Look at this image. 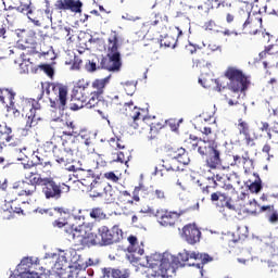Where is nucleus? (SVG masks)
<instances>
[{
  "label": "nucleus",
  "instance_id": "1",
  "mask_svg": "<svg viewBox=\"0 0 278 278\" xmlns=\"http://www.w3.org/2000/svg\"><path fill=\"white\" fill-rule=\"evenodd\" d=\"M193 151H198L202 157H206V166L208 168H218L223 165V152L216 140L210 137H203L198 142L191 144Z\"/></svg>",
  "mask_w": 278,
  "mask_h": 278
},
{
  "label": "nucleus",
  "instance_id": "2",
  "mask_svg": "<svg viewBox=\"0 0 278 278\" xmlns=\"http://www.w3.org/2000/svg\"><path fill=\"white\" fill-rule=\"evenodd\" d=\"M42 91L37 97V100L40 101L46 94L50 101V106L54 110H66V101L68 97V88L62 84L55 83H46L41 85Z\"/></svg>",
  "mask_w": 278,
  "mask_h": 278
},
{
  "label": "nucleus",
  "instance_id": "3",
  "mask_svg": "<svg viewBox=\"0 0 278 278\" xmlns=\"http://www.w3.org/2000/svg\"><path fill=\"white\" fill-rule=\"evenodd\" d=\"M86 225H79L78 227L72 226L65 229V233L68 236V240H73L76 247H94L99 245V237L88 230Z\"/></svg>",
  "mask_w": 278,
  "mask_h": 278
},
{
  "label": "nucleus",
  "instance_id": "4",
  "mask_svg": "<svg viewBox=\"0 0 278 278\" xmlns=\"http://www.w3.org/2000/svg\"><path fill=\"white\" fill-rule=\"evenodd\" d=\"M169 258L175 266H186V262H188V260H195V262H201L191 264V266H197V268H203L205 264L214 262V257L210 256L207 253H190L188 250H182L180 253H178L177 257L170 255Z\"/></svg>",
  "mask_w": 278,
  "mask_h": 278
},
{
  "label": "nucleus",
  "instance_id": "5",
  "mask_svg": "<svg viewBox=\"0 0 278 278\" xmlns=\"http://www.w3.org/2000/svg\"><path fill=\"white\" fill-rule=\"evenodd\" d=\"M225 76L227 79H229L228 88L233 92V94H237V99H240V93L238 92H244L247 88H249V78L244 76L242 71L236 68V67H229Z\"/></svg>",
  "mask_w": 278,
  "mask_h": 278
},
{
  "label": "nucleus",
  "instance_id": "6",
  "mask_svg": "<svg viewBox=\"0 0 278 278\" xmlns=\"http://www.w3.org/2000/svg\"><path fill=\"white\" fill-rule=\"evenodd\" d=\"M90 83L85 79H80L76 83L72 90V102L70 103V110L73 112H77V110H81L85 108L86 101H88V88Z\"/></svg>",
  "mask_w": 278,
  "mask_h": 278
},
{
  "label": "nucleus",
  "instance_id": "7",
  "mask_svg": "<svg viewBox=\"0 0 278 278\" xmlns=\"http://www.w3.org/2000/svg\"><path fill=\"white\" fill-rule=\"evenodd\" d=\"M73 143H70L68 141H63V151L62 150H55L54 151V157L55 162L61 166V168H64L65 170H68V173H77V170H84V168L71 165L73 164ZM71 156V157H68Z\"/></svg>",
  "mask_w": 278,
  "mask_h": 278
},
{
  "label": "nucleus",
  "instance_id": "8",
  "mask_svg": "<svg viewBox=\"0 0 278 278\" xmlns=\"http://www.w3.org/2000/svg\"><path fill=\"white\" fill-rule=\"evenodd\" d=\"M42 186V194L48 200L53 199L54 201H59V199H62V194H68L71 192V186L64 182L58 184L53 178H46Z\"/></svg>",
  "mask_w": 278,
  "mask_h": 278
},
{
  "label": "nucleus",
  "instance_id": "9",
  "mask_svg": "<svg viewBox=\"0 0 278 278\" xmlns=\"http://www.w3.org/2000/svg\"><path fill=\"white\" fill-rule=\"evenodd\" d=\"M97 236L100 247H110V244L121 242L123 230L118 226H113L111 229L108 226H100Z\"/></svg>",
  "mask_w": 278,
  "mask_h": 278
},
{
  "label": "nucleus",
  "instance_id": "10",
  "mask_svg": "<svg viewBox=\"0 0 278 278\" xmlns=\"http://www.w3.org/2000/svg\"><path fill=\"white\" fill-rule=\"evenodd\" d=\"M150 270L149 275H151V277H173V275H175V263L170 260V254H164L160 265Z\"/></svg>",
  "mask_w": 278,
  "mask_h": 278
},
{
  "label": "nucleus",
  "instance_id": "11",
  "mask_svg": "<svg viewBox=\"0 0 278 278\" xmlns=\"http://www.w3.org/2000/svg\"><path fill=\"white\" fill-rule=\"evenodd\" d=\"M25 180L29 181V185L28 182L23 181L22 184L24 188L25 186H30V188H25L24 193L26 194V197H31V194L36 192L37 186H43L47 178H42V176L36 170H30L25 173Z\"/></svg>",
  "mask_w": 278,
  "mask_h": 278
},
{
  "label": "nucleus",
  "instance_id": "12",
  "mask_svg": "<svg viewBox=\"0 0 278 278\" xmlns=\"http://www.w3.org/2000/svg\"><path fill=\"white\" fill-rule=\"evenodd\" d=\"M36 265H38V261L34 263V260L24 257L14 273L10 275V278H29V276L35 273L34 266Z\"/></svg>",
  "mask_w": 278,
  "mask_h": 278
},
{
  "label": "nucleus",
  "instance_id": "13",
  "mask_svg": "<svg viewBox=\"0 0 278 278\" xmlns=\"http://www.w3.org/2000/svg\"><path fill=\"white\" fill-rule=\"evenodd\" d=\"M129 247L127 248V251L129 254H127V257L129 262H139L140 257L144 255V245L141 243V247L138 245V238L135 236L128 237Z\"/></svg>",
  "mask_w": 278,
  "mask_h": 278
},
{
  "label": "nucleus",
  "instance_id": "14",
  "mask_svg": "<svg viewBox=\"0 0 278 278\" xmlns=\"http://www.w3.org/2000/svg\"><path fill=\"white\" fill-rule=\"evenodd\" d=\"M155 216L157 217L160 225L163 227H173L179 219L177 212H168L164 210L156 211Z\"/></svg>",
  "mask_w": 278,
  "mask_h": 278
},
{
  "label": "nucleus",
  "instance_id": "15",
  "mask_svg": "<svg viewBox=\"0 0 278 278\" xmlns=\"http://www.w3.org/2000/svg\"><path fill=\"white\" fill-rule=\"evenodd\" d=\"M121 66H123L121 56H112L108 54L105 58H102L100 62V67L104 68L105 71H110L111 73L121 72Z\"/></svg>",
  "mask_w": 278,
  "mask_h": 278
},
{
  "label": "nucleus",
  "instance_id": "16",
  "mask_svg": "<svg viewBox=\"0 0 278 278\" xmlns=\"http://www.w3.org/2000/svg\"><path fill=\"white\" fill-rule=\"evenodd\" d=\"M56 8L58 10H68L70 12H74V14H81L84 3L81 0H58Z\"/></svg>",
  "mask_w": 278,
  "mask_h": 278
},
{
  "label": "nucleus",
  "instance_id": "17",
  "mask_svg": "<svg viewBox=\"0 0 278 278\" xmlns=\"http://www.w3.org/2000/svg\"><path fill=\"white\" fill-rule=\"evenodd\" d=\"M182 238L188 244H197L201 240V230L194 225H188L182 228Z\"/></svg>",
  "mask_w": 278,
  "mask_h": 278
},
{
  "label": "nucleus",
  "instance_id": "18",
  "mask_svg": "<svg viewBox=\"0 0 278 278\" xmlns=\"http://www.w3.org/2000/svg\"><path fill=\"white\" fill-rule=\"evenodd\" d=\"M211 201L219 207H227L228 210H236V206L231 204V198L220 191L213 192L211 194Z\"/></svg>",
  "mask_w": 278,
  "mask_h": 278
},
{
  "label": "nucleus",
  "instance_id": "19",
  "mask_svg": "<svg viewBox=\"0 0 278 278\" xmlns=\"http://www.w3.org/2000/svg\"><path fill=\"white\" fill-rule=\"evenodd\" d=\"M238 129H239L240 136L244 137L247 144L250 147H253V144L255 143L253 142V138H251V128L249 126V123L240 118L238 121Z\"/></svg>",
  "mask_w": 278,
  "mask_h": 278
},
{
  "label": "nucleus",
  "instance_id": "20",
  "mask_svg": "<svg viewBox=\"0 0 278 278\" xmlns=\"http://www.w3.org/2000/svg\"><path fill=\"white\" fill-rule=\"evenodd\" d=\"M102 275L104 278H129V270H121L114 269L112 267H106L102 269Z\"/></svg>",
  "mask_w": 278,
  "mask_h": 278
},
{
  "label": "nucleus",
  "instance_id": "21",
  "mask_svg": "<svg viewBox=\"0 0 278 278\" xmlns=\"http://www.w3.org/2000/svg\"><path fill=\"white\" fill-rule=\"evenodd\" d=\"M15 10L17 12H21V14H26L28 21H30V23H33L36 27H40V25H42L40 23V21H37L36 17H31V14H33V8H31V4H23L21 3L18 7L15 8Z\"/></svg>",
  "mask_w": 278,
  "mask_h": 278
},
{
  "label": "nucleus",
  "instance_id": "22",
  "mask_svg": "<svg viewBox=\"0 0 278 278\" xmlns=\"http://www.w3.org/2000/svg\"><path fill=\"white\" fill-rule=\"evenodd\" d=\"M112 76H106L105 78L96 79L92 81L91 87L93 88V92L97 94L103 96L105 92V86L110 84V79Z\"/></svg>",
  "mask_w": 278,
  "mask_h": 278
},
{
  "label": "nucleus",
  "instance_id": "23",
  "mask_svg": "<svg viewBox=\"0 0 278 278\" xmlns=\"http://www.w3.org/2000/svg\"><path fill=\"white\" fill-rule=\"evenodd\" d=\"M108 55L121 58V52H118V38H116V36H114L113 38H109Z\"/></svg>",
  "mask_w": 278,
  "mask_h": 278
},
{
  "label": "nucleus",
  "instance_id": "24",
  "mask_svg": "<svg viewBox=\"0 0 278 278\" xmlns=\"http://www.w3.org/2000/svg\"><path fill=\"white\" fill-rule=\"evenodd\" d=\"M88 266H94V262L92 261V258H89L87 262H84L81 258L73 262L72 265H70V268H75L76 270H86L88 268Z\"/></svg>",
  "mask_w": 278,
  "mask_h": 278
},
{
  "label": "nucleus",
  "instance_id": "25",
  "mask_svg": "<svg viewBox=\"0 0 278 278\" xmlns=\"http://www.w3.org/2000/svg\"><path fill=\"white\" fill-rule=\"evenodd\" d=\"M89 216L97 223H100V220H105L108 218V215L105 212H103V208L101 207H93L89 211Z\"/></svg>",
  "mask_w": 278,
  "mask_h": 278
},
{
  "label": "nucleus",
  "instance_id": "26",
  "mask_svg": "<svg viewBox=\"0 0 278 278\" xmlns=\"http://www.w3.org/2000/svg\"><path fill=\"white\" fill-rule=\"evenodd\" d=\"M0 134L5 137V142H12L14 135H12V127L8 126V123L3 122L0 124Z\"/></svg>",
  "mask_w": 278,
  "mask_h": 278
},
{
  "label": "nucleus",
  "instance_id": "27",
  "mask_svg": "<svg viewBox=\"0 0 278 278\" xmlns=\"http://www.w3.org/2000/svg\"><path fill=\"white\" fill-rule=\"evenodd\" d=\"M162 260H164V254L155 253L151 256H147V264L151 269H153L157 264H162Z\"/></svg>",
  "mask_w": 278,
  "mask_h": 278
},
{
  "label": "nucleus",
  "instance_id": "28",
  "mask_svg": "<svg viewBox=\"0 0 278 278\" xmlns=\"http://www.w3.org/2000/svg\"><path fill=\"white\" fill-rule=\"evenodd\" d=\"M102 96L92 91L91 92V98L89 99V101L86 103L85 102V108H97V105L103 103V101L101 100Z\"/></svg>",
  "mask_w": 278,
  "mask_h": 278
},
{
  "label": "nucleus",
  "instance_id": "29",
  "mask_svg": "<svg viewBox=\"0 0 278 278\" xmlns=\"http://www.w3.org/2000/svg\"><path fill=\"white\" fill-rule=\"evenodd\" d=\"M5 97H8L9 101H12L16 93L10 89H1L0 88V101L1 103H5Z\"/></svg>",
  "mask_w": 278,
  "mask_h": 278
},
{
  "label": "nucleus",
  "instance_id": "30",
  "mask_svg": "<svg viewBox=\"0 0 278 278\" xmlns=\"http://www.w3.org/2000/svg\"><path fill=\"white\" fill-rule=\"evenodd\" d=\"M233 162L231 163V166H240V164H247L248 162H251V159L249 157V154L245 156L240 155H233L232 156Z\"/></svg>",
  "mask_w": 278,
  "mask_h": 278
},
{
  "label": "nucleus",
  "instance_id": "31",
  "mask_svg": "<svg viewBox=\"0 0 278 278\" xmlns=\"http://www.w3.org/2000/svg\"><path fill=\"white\" fill-rule=\"evenodd\" d=\"M249 190L252 192H260V190H262V180H260V176H257V180H255L254 182H250V185H248Z\"/></svg>",
  "mask_w": 278,
  "mask_h": 278
},
{
  "label": "nucleus",
  "instance_id": "32",
  "mask_svg": "<svg viewBox=\"0 0 278 278\" xmlns=\"http://www.w3.org/2000/svg\"><path fill=\"white\" fill-rule=\"evenodd\" d=\"M7 112L15 117L21 116V112L14 108V99L10 100V105H7Z\"/></svg>",
  "mask_w": 278,
  "mask_h": 278
},
{
  "label": "nucleus",
  "instance_id": "33",
  "mask_svg": "<svg viewBox=\"0 0 278 278\" xmlns=\"http://www.w3.org/2000/svg\"><path fill=\"white\" fill-rule=\"evenodd\" d=\"M102 189L104 191L106 199L109 201H114V189L110 185L102 187Z\"/></svg>",
  "mask_w": 278,
  "mask_h": 278
},
{
  "label": "nucleus",
  "instance_id": "34",
  "mask_svg": "<svg viewBox=\"0 0 278 278\" xmlns=\"http://www.w3.org/2000/svg\"><path fill=\"white\" fill-rule=\"evenodd\" d=\"M67 264L68 261L66 260V255H60L55 263V268H58V270H62L64 269V266H66Z\"/></svg>",
  "mask_w": 278,
  "mask_h": 278
},
{
  "label": "nucleus",
  "instance_id": "35",
  "mask_svg": "<svg viewBox=\"0 0 278 278\" xmlns=\"http://www.w3.org/2000/svg\"><path fill=\"white\" fill-rule=\"evenodd\" d=\"M179 153L174 156L175 160H178V162H180V164H188L190 162V159H187V161H184L181 157L186 156V149L180 148Z\"/></svg>",
  "mask_w": 278,
  "mask_h": 278
},
{
  "label": "nucleus",
  "instance_id": "36",
  "mask_svg": "<svg viewBox=\"0 0 278 278\" xmlns=\"http://www.w3.org/2000/svg\"><path fill=\"white\" fill-rule=\"evenodd\" d=\"M275 211V206L267 205V206H261L260 212L265 214L266 218H269L270 214Z\"/></svg>",
  "mask_w": 278,
  "mask_h": 278
},
{
  "label": "nucleus",
  "instance_id": "37",
  "mask_svg": "<svg viewBox=\"0 0 278 278\" xmlns=\"http://www.w3.org/2000/svg\"><path fill=\"white\" fill-rule=\"evenodd\" d=\"M36 157V164L38 166H43V168H47V166H51V161H47L38 155L35 156Z\"/></svg>",
  "mask_w": 278,
  "mask_h": 278
},
{
  "label": "nucleus",
  "instance_id": "38",
  "mask_svg": "<svg viewBox=\"0 0 278 278\" xmlns=\"http://www.w3.org/2000/svg\"><path fill=\"white\" fill-rule=\"evenodd\" d=\"M85 68L88 73H94V71H97V63L93 61H88L85 64Z\"/></svg>",
  "mask_w": 278,
  "mask_h": 278
},
{
  "label": "nucleus",
  "instance_id": "39",
  "mask_svg": "<svg viewBox=\"0 0 278 278\" xmlns=\"http://www.w3.org/2000/svg\"><path fill=\"white\" fill-rule=\"evenodd\" d=\"M66 126L72 129V131H63L65 136H77V131H75V124L73 122H67Z\"/></svg>",
  "mask_w": 278,
  "mask_h": 278
},
{
  "label": "nucleus",
  "instance_id": "40",
  "mask_svg": "<svg viewBox=\"0 0 278 278\" xmlns=\"http://www.w3.org/2000/svg\"><path fill=\"white\" fill-rule=\"evenodd\" d=\"M109 142L111 147H116L117 149H125V146L121 144V139L118 138H111Z\"/></svg>",
  "mask_w": 278,
  "mask_h": 278
},
{
  "label": "nucleus",
  "instance_id": "41",
  "mask_svg": "<svg viewBox=\"0 0 278 278\" xmlns=\"http://www.w3.org/2000/svg\"><path fill=\"white\" fill-rule=\"evenodd\" d=\"M241 13L247 16V20L243 23V29H247L249 25H251V12L241 10Z\"/></svg>",
  "mask_w": 278,
  "mask_h": 278
},
{
  "label": "nucleus",
  "instance_id": "42",
  "mask_svg": "<svg viewBox=\"0 0 278 278\" xmlns=\"http://www.w3.org/2000/svg\"><path fill=\"white\" fill-rule=\"evenodd\" d=\"M274 116H275V121H274L271 130L274 131V134H278V108L274 110Z\"/></svg>",
  "mask_w": 278,
  "mask_h": 278
},
{
  "label": "nucleus",
  "instance_id": "43",
  "mask_svg": "<svg viewBox=\"0 0 278 278\" xmlns=\"http://www.w3.org/2000/svg\"><path fill=\"white\" fill-rule=\"evenodd\" d=\"M117 162H121V164H127L129 163V156L125 157V152H118L117 153Z\"/></svg>",
  "mask_w": 278,
  "mask_h": 278
},
{
  "label": "nucleus",
  "instance_id": "44",
  "mask_svg": "<svg viewBox=\"0 0 278 278\" xmlns=\"http://www.w3.org/2000/svg\"><path fill=\"white\" fill-rule=\"evenodd\" d=\"M144 190V186L140 185L139 187H136L132 194H134V201H140V197L138 195L140 191Z\"/></svg>",
  "mask_w": 278,
  "mask_h": 278
},
{
  "label": "nucleus",
  "instance_id": "45",
  "mask_svg": "<svg viewBox=\"0 0 278 278\" xmlns=\"http://www.w3.org/2000/svg\"><path fill=\"white\" fill-rule=\"evenodd\" d=\"M204 27L208 31H214V29H216V22L211 20L204 24Z\"/></svg>",
  "mask_w": 278,
  "mask_h": 278
},
{
  "label": "nucleus",
  "instance_id": "46",
  "mask_svg": "<svg viewBox=\"0 0 278 278\" xmlns=\"http://www.w3.org/2000/svg\"><path fill=\"white\" fill-rule=\"evenodd\" d=\"M260 131H273V128H270V124L267 122H261Z\"/></svg>",
  "mask_w": 278,
  "mask_h": 278
},
{
  "label": "nucleus",
  "instance_id": "47",
  "mask_svg": "<svg viewBox=\"0 0 278 278\" xmlns=\"http://www.w3.org/2000/svg\"><path fill=\"white\" fill-rule=\"evenodd\" d=\"M170 40H174L173 37H165L164 39H161V47H173Z\"/></svg>",
  "mask_w": 278,
  "mask_h": 278
},
{
  "label": "nucleus",
  "instance_id": "48",
  "mask_svg": "<svg viewBox=\"0 0 278 278\" xmlns=\"http://www.w3.org/2000/svg\"><path fill=\"white\" fill-rule=\"evenodd\" d=\"M54 212H58V214H62L64 216H68V214H71V211H68V208H64V207H54Z\"/></svg>",
  "mask_w": 278,
  "mask_h": 278
},
{
  "label": "nucleus",
  "instance_id": "49",
  "mask_svg": "<svg viewBox=\"0 0 278 278\" xmlns=\"http://www.w3.org/2000/svg\"><path fill=\"white\" fill-rule=\"evenodd\" d=\"M53 227H59V229H62V227H68V223H66V220H54Z\"/></svg>",
  "mask_w": 278,
  "mask_h": 278
},
{
  "label": "nucleus",
  "instance_id": "50",
  "mask_svg": "<svg viewBox=\"0 0 278 278\" xmlns=\"http://www.w3.org/2000/svg\"><path fill=\"white\" fill-rule=\"evenodd\" d=\"M269 223H278V213L276 210L273 211V213L269 215V218H267Z\"/></svg>",
  "mask_w": 278,
  "mask_h": 278
},
{
  "label": "nucleus",
  "instance_id": "51",
  "mask_svg": "<svg viewBox=\"0 0 278 278\" xmlns=\"http://www.w3.org/2000/svg\"><path fill=\"white\" fill-rule=\"evenodd\" d=\"M106 179H111V181H118V176L113 172L104 174Z\"/></svg>",
  "mask_w": 278,
  "mask_h": 278
},
{
  "label": "nucleus",
  "instance_id": "52",
  "mask_svg": "<svg viewBox=\"0 0 278 278\" xmlns=\"http://www.w3.org/2000/svg\"><path fill=\"white\" fill-rule=\"evenodd\" d=\"M208 179L212 180V182H213V188H217L218 182H216V181H220V180L223 179V176L216 175L215 178H214V177H212V178L208 177Z\"/></svg>",
  "mask_w": 278,
  "mask_h": 278
},
{
  "label": "nucleus",
  "instance_id": "53",
  "mask_svg": "<svg viewBox=\"0 0 278 278\" xmlns=\"http://www.w3.org/2000/svg\"><path fill=\"white\" fill-rule=\"evenodd\" d=\"M43 71L48 77H52L53 75V67L51 65L43 66Z\"/></svg>",
  "mask_w": 278,
  "mask_h": 278
},
{
  "label": "nucleus",
  "instance_id": "54",
  "mask_svg": "<svg viewBox=\"0 0 278 278\" xmlns=\"http://www.w3.org/2000/svg\"><path fill=\"white\" fill-rule=\"evenodd\" d=\"M72 68H74V71H79V68H81V60L75 59Z\"/></svg>",
  "mask_w": 278,
  "mask_h": 278
},
{
  "label": "nucleus",
  "instance_id": "55",
  "mask_svg": "<svg viewBox=\"0 0 278 278\" xmlns=\"http://www.w3.org/2000/svg\"><path fill=\"white\" fill-rule=\"evenodd\" d=\"M215 84H216L217 92H222L223 90H225V86H223V84H220L219 79H215Z\"/></svg>",
  "mask_w": 278,
  "mask_h": 278
},
{
  "label": "nucleus",
  "instance_id": "56",
  "mask_svg": "<svg viewBox=\"0 0 278 278\" xmlns=\"http://www.w3.org/2000/svg\"><path fill=\"white\" fill-rule=\"evenodd\" d=\"M154 194L156 197V199H165V194H164V191L160 190V189H156L154 191Z\"/></svg>",
  "mask_w": 278,
  "mask_h": 278
},
{
  "label": "nucleus",
  "instance_id": "57",
  "mask_svg": "<svg viewBox=\"0 0 278 278\" xmlns=\"http://www.w3.org/2000/svg\"><path fill=\"white\" fill-rule=\"evenodd\" d=\"M275 48V46H268L267 48H265V51H263V52H261L260 53V56L261 58H264V55L266 54V53H273V52H270V50H273Z\"/></svg>",
  "mask_w": 278,
  "mask_h": 278
},
{
  "label": "nucleus",
  "instance_id": "58",
  "mask_svg": "<svg viewBox=\"0 0 278 278\" xmlns=\"http://www.w3.org/2000/svg\"><path fill=\"white\" fill-rule=\"evenodd\" d=\"M31 127H34V118H31V116H28L25 129H31Z\"/></svg>",
  "mask_w": 278,
  "mask_h": 278
},
{
  "label": "nucleus",
  "instance_id": "59",
  "mask_svg": "<svg viewBox=\"0 0 278 278\" xmlns=\"http://www.w3.org/2000/svg\"><path fill=\"white\" fill-rule=\"evenodd\" d=\"M21 73H29V67L25 63L20 64Z\"/></svg>",
  "mask_w": 278,
  "mask_h": 278
},
{
  "label": "nucleus",
  "instance_id": "60",
  "mask_svg": "<svg viewBox=\"0 0 278 278\" xmlns=\"http://www.w3.org/2000/svg\"><path fill=\"white\" fill-rule=\"evenodd\" d=\"M207 49H208L210 51H218V50H220V46H217V45H215V43H210L208 47H207Z\"/></svg>",
  "mask_w": 278,
  "mask_h": 278
},
{
  "label": "nucleus",
  "instance_id": "61",
  "mask_svg": "<svg viewBox=\"0 0 278 278\" xmlns=\"http://www.w3.org/2000/svg\"><path fill=\"white\" fill-rule=\"evenodd\" d=\"M63 31H65V34H66V36H67V38H68V40H71V31H73V29L71 28V27H64L63 28Z\"/></svg>",
  "mask_w": 278,
  "mask_h": 278
},
{
  "label": "nucleus",
  "instance_id": "62",
  "mask_svg": "<svg viewBox=\"0 0 278 278\" xmlns=\"http://www.w3.org/2000/svg\"><path fill=\"white\" fill-rule=\"evenodd\" d=\"M203 134L205 135L204 138H208V135L212 134V128L204 127Z\"/></svg>",
  "mask_w": 278,
  "mask_h": 278
},
{
  "label": "nucleus",
  "instance_id": "63",
  "mask_svg": "<svg viewBox=\"0 0 278 278\" xmlns=\"http://www.w3.org/2000/svg\"><path fill=\"white\" fill-rule=\"evenodd\" d=\"M263 153H270V144L266 143L263 149H262Z\"/></svg>",
  "mask_w": 278,
  "mask_h": 278
},
{
  "label": "nucleus",
  "instance_id": "64",
  "mask_svg": "<svg viewBox=\"0 0 278 278\" xmlns=\"http://www.w3.org/2000/svg\"><path fill=\"white\" fill-rule=\"evenodd\" d=\"M238 104H240V102L238 100H233V99L228 100V105H230V106L238 105Z\"/></svg>",
  "mask_w": 278,
  "mask_h": 278
}]
</instances>
